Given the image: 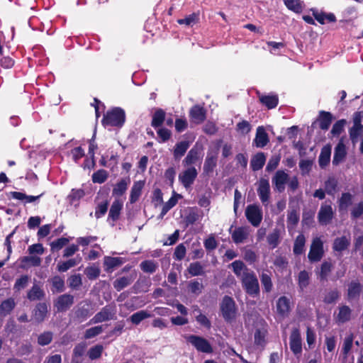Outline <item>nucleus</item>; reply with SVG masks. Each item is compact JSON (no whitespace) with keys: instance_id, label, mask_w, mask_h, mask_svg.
<instances>
[{"instance_id":"nucleus-39","label":"nucleus","mask_w":363,"mask_h":363,"mask_svg":"<svg viewBox=\"0 0 363 363\" xmlns=\"http://www.w3.org/2000/svg\"><path fill=\"white\" fill-rule=\"evenodd\" d=\"M40 264L41 259L38 256H25L21 259V267L22 268L38 267Z\"/></svg>"},{"instance_id":"nucleus-24","label":"nucleus","mask_w":363,"mask_h":363,"mask_svg":"<svg viewBox=\"0 0 363 363\" xmlns=\"http://www.w3.org/2000/svg\"><path fill=\"white\" fill-rule=\"evenodd\" d=\"M318 121L319 123V128L321 130H327L332 123L333 115L330 112L320 111L319 112Z\"/></svg>"},{"instance_id":"nucleus-2","label":"nucleus","mask_w":363,"mask_h":363,"mask_svg":"<svg viewBox=\"0 0 363 363\" xmlns=\"http://www.w3.org/2000/svg\"><path fill=\"white\" fill-rule=\"evenodd\" d=\"M125 122V112L121 107H113L104 115L101 121L102 125L121 128Z\"/></svg>"},{"instance_id":"nucleus-43","label":"nucleus","mask_w":363,"mask_h":363,"mask_svg":"<svg viewBox=\"0 0 363 363\" xmlns=\"http://www.w3.org/2000/svg\"><path fill=\"white\" fill-rule=\"evenodd\" d=\"M194 312H196L198 314L195 316V319L196 322L201 326L209 330L211 328V320L203 314L200 310V308L196 306Z\"/></svg>"},{"instance_id":"nucleus-56","label":"nucleus","mask_w":363,"mask_h":363,"mask_svg":"<svg viewBox=\"0 0 363 363\" xmlns=\"http://www.w3.org/2000/svg\"><path fill=\"white\" fill-rule=\"evenodd\" d=\"M75 318L79 321L83 322L90 315L89 306H79L74 312Z\"/></svg>"},{"instance_id":"nucleus-57","label":"nucleus","mask_w":363,"mask_h":363,"mask_svg":"<svg viewBox=\"0 0 363 363\" xmlns=\"http://www.w3.org/2000/svg\"><path fill=\"white\" fill-rule=\"evenodd\" d=\"M217 164V158L213 155H207L204 164H203V172L204 173L209 174L212 173L214 170V168L216 167Z\"/></svg>"},{"instance_id":"nucleus-51","label":"nucleus","mask_w":363,"mask_h":363,"mask_svg":"<svg viewBox=\"0 0 363 363\" xmlns=\"http://www.w3.org/2000/svg\"><path fill=\"white\" fill-rule=\"evenodd\" d=\"M232 239L235 244L242 243L247 238V233L242 227H239L234 230L231 233Z\"/></svg>"},{"instance_id":"nucleus-64","label":"nucleus","mask_w":363,"mask_h":363,"mask_svg":"<svg viewBox=\"0 0 363 363\" xmlns=\"http://www.w3.org/2000/svg\"><path fill=\"white\" fill-rule=\"evenodd\" d=\"M229 267H231L234 274L238 277H242V272H245L246 269H248L244 262L241 260H235L232 262Z\"/></svg>"},{"instance_id":"nucleus-31","label":"nucleus","mask_w":363,"mask_h":363,"mask_svg":"<svg viewBox=\"0 0 363 363\" xmlns=\"http://www.w3.org/2000/svg\"><path fill=\"white\" fill-rule=\"evenodd\" d=\"M259 99L260 103L264 105L268 109L276 108L279 104V98L276 94L262 95L259 96Z\"/></svg>"},{"instance_id":"nucleus-63","label":"nucleus","mask_w":363,"mask_h":363,"mask_svg":"<svg viewBox=\"0 0 363 363\" xmlns=\"http://www.w3.org/2000/svg\"><path fill=\"white\" fill-rule=\"evenodd\" d=\"M53 339V333L51 331H45L38 337V344L40 346L48 345Z\"/></svg>"},{"instance_id":"nucleus-10","label":"nucleus","mask_w":363,"mask_h":363,"mask_svg":"<svg viewBox=\"0 0 363 363\" xmlns=\"http://www.w3.org/2000/svg\"><path fill=\"white\" fill-rule=\"evenodd\" d=\"M74 303V296L71 294H65L57 297L54 303V306L58 312H63L68 310Z\"/></svg>"},{"instance_id":"nucleus-36","label":"nucleus","mask_w":363,"mask_h":363,"mask_svg":"<svg viewBox=\"0 0 363 363\" xmlns=\"http://www.w3.org/2000/svg\"><path fill=\"white\" fill-rule=\"evenodd\" d=\"M82 260V258L78 255L77 257L69 259L65 262H60L57 265V269L60 272H65L72 267H75Z\"/></svg>"},{"instance_id":"nucleus-54","label":"nucleus","mask_w":363,"mask_h":363,"mask_svg":"<svg viewBox=\"0 0 363 363\" xmlns=\"http://www.w3.org/2000/svg\"><path fill=\"white\" fill-rule=\"evenodd\" d=\"M151 316V314L147 311L142 310L139 311L133 314H132L130 317V320L131 323L134 325H139L143 320L146 318H148Z\"/></svg>"},{"instance_id":"nucleus-18","label":"nucleus","mask_w":363,"mask_h":363,"mask_svg":"<svg viewBox=\"0 0 363 363\" xmlns=\"http://www.w3.org/2000/svg\"><path fill=\"white\" fill-rule=\"evenodd\" d=\"M201 155V148L196 144L187 153L182 163L184 166H191L196 163L199 160Z\"/></svg>"},{"instance_id":"nucleus-29","label":"nucleus","mask_w":363,"mask_h":363,"mask_svg":"<svg viewBox=\"0 0 363 363\" xmlns=\"http://www.w3.org/2000/svg\"><path fill=\"white\" fill-rule=\"evenodd\" d=\"M266 162V157L264 152H258L255 154L251 159L250 167L252 171H258L261 169Z\"/></svg>"},{"instance_id":"nucleus-60","label":"nucleus","mask_w":363,"mask_h":363,"mask_svg":"<svg viewBox=\"0 0 363 363\" xmlns=\"http://www.w3.org/2000/svg\"><path fill=\"white\" fill-rule=\"evenodd\" d=\"M324 186L325 192L333 196L337 187V181L335 177H330L325 181Z\"/></svg>"},{"instance_id":"nucleus-28","label":"nucleus","mask_w":363,"mask_h":363,"mask_svg":"<svg viewBox=\"0 0 363 363\" xmlns=\"http://www.w3.org/2000/svg\"><path fill=\"white\" fill-rule=\"evenodd\" d=\"M125 261V258L121 257H105L104 261V264L106 267L105 270L106 272H109L111 269L122 265Z\"/></svg>"},{"instance_id":"nucleus-30","label":"nucleus","mask_w":363,"mask_h":363,"mask_svg":"<svg viewBox=\"0 0 363 363\" xmlns=\"http://www.w3.org/2000/svg\"><path fill=\"white\" fill-rule=\"evenodd\" d=\"M333 266L330 262L324 261L320 265V271L317 273L320 281H328V277L333 270Z\"/></svg>"},{"instance_id":"nucleus-20","label":"nucleus","mask_w":363,"mask_h":363,"mask_svg":"<svg viewBox=\"0 0 363 363\" xmlns=\"http://www.w3.org/2000/svg\"><path fill=\"white\" fill-rule=\"evenodd\" d=\"M269 142V136L263 126L257 128L254 143L257 147H264Z\"/></svg>"},{"instance_id":"nucleus-22","label":"nucleus","mask_w":363,"mask_h":363,"mask_svg":"<svg viewBox=\"0 0 363 363\" xmlns=\"http://www.w3.org/2000/svg\"><path fill=\"white\" fill-rule=\"evenodd\" d=\"M346 155L345 145L342 141H340L335 147L333 164L335 166L338 165L345 160Z\"/></svg>"},{"instance_id":"nucleus-8","label":"nucleus","mask_w":363,"mask_h":363,"mask_svg":"<svg viewBox=\"0 0 363 363\" xmlns=\"http://www.w3.org/2000/svg\"><path fill=\"white\" fill-rule=\"evenodd\" d=\"M197 175L196 169L194 167H190L179 174V180L184 187L188 189L194 184Z\"/></svg>"},{"instance_id":"nucleus-16","label":"nucleus","mask_w":363,"mask_h":363,"mask_svg":"<svg viewBox=\"0 0 363 363\" xmlns=\"http://www.w3.org/2000/svg\"><path fill=\"white\" fill-rule=\"evenodd\" d=\"M44 192L38 196H28L24 193L19 191H11L8 194L9 198H12L19 201H23L24 205L28 203H33L38 201L40 197L44 195Z\"/></svg>"},{"instance_id":"nucleus-11","label":"nucleus","mask_w":363,"mask_h":363,"mask_svg":"<svg viewBox=\"0 0 363 363\" xmlns=\"http://www.w3.org/2000/svg\"><path fill=\"white\" fill-rule=\"evenodd\" d=\"M290 349L294 355L297 356L302 352L301 336L298 328H294L290 335Z\"/></svg>"},{"instance_id":"nucleus-27","label":"nucleus","mask_w":363,"mask_h":363,"mask_svg":"<svg viewBox=\"0 0 363 363\" xmlns=\"http://www.w3.org/2000/svg\"><path fill=\"white\" fill-rule=\"evenodd\" d=\"M189 142L183 140L177 143L173 151V156L175 160H179L186 153L189 147Z\"/></svg>"},{"instance_id":"nucleus-7","label":"nucleus","mask_w":363,"mask_h":363,"mask_svg":"<svg viewBox=\"0 0 363 363\" xmlns=\"http://www.w3.org/2000/svg\"><path fill=\"white\" fill-rule=\"evenodd\" d=\"M247 220L255 227H257L262 220V212L257 205H249L245 210Z\"/></svg>"},{"instance_id":"nucleus-33","label":"nucleus","mask_w":363,"mask_h":363,"mask_svg":"<svg viewBox=\"0 0 363 363\" xmlns=\"http://www.w3.org/2000/svg\"><path fill=\"white\" fill-rule=\"evenodd\" d=\"M16 306L15 301L13 298H9L3 301L0 304V315L5 317L11 313Z\"/></svg>"},{"instance_id":"nucleus-3","label":"nucleus","mask_w":363,"mask_h":363,"mask_svg":"<svg viewBox=\"0 0 363 363\" xmlns=\"http://www.w3.org/2000/svg\"><path fill=\"white\" fill-rule=\"evenodd\" d=\"M220 311L221 316L226 323H231L234 322L238 314V308L234 299L228 295L224 296L220 303Z\"/></svg>"},{"instance_id":"nucleus-32","label":"nucleus","mask_w":363,"mask_h":363,"mask_svg":"<svg viewBox=\"0 0 363 363\" xmlns=\"http://www.w3.org/2000/svg\"><path fill=\"white\" fill-rule=\"evenodd\" d=\"M45 297V292L38 284H34L27 293V298L30 301L41 300Z\"/></svg>"},{"instance_id":"nucleus-37","label":"nucleus","mask_w":363,"mask_h":363,"mask_svg":"<svg viewBox=\"0 0 363 363\" xmlns=\"http://www.w3.org/2000/svg\"><path fill=\"white\" fill-rule=\"evenodd\" d=\"M86 345L84 342H81L75 345L73 350L72 363H82L80 359L85 353Z\"/></svg>"},{"instance_id":"nucleus-42","label":"nucleus","mask_w":363,"mask_h":363,"mask_svg":"<svg viewBox=\"0 0 363 363\" xmlns=\"http://www.w3.org/2000/svg\"><path fill=\"white\" fill-rule=\"evenodd\" d=\"M352 195L349 192L342 193L338 200L339 211H345L352 203Z\"/></svg>"},{"instance_id":"nucleus-53","label":"nucleus","mask_w":363,"mask_h":363,"mask_svg":"<svg viewBox=\"0 0 363 363\" xmlns=\"http://www.w3.org/2000/svg\"><path fill=\"white\" fill-rule=\"evenodd\" d=\"M352 310L347 306H342L339 308V313L337 314V320L340 323H345L351 318Z\"/></svg>"},{"instance_id":"nucleus-49","label":"nucleus","mask_w":363,"mask_h":363,"mask_svg":"<svg viewBox=\"0 0 363 363\" xmlns=\"http://www.w3.org/2000/svg\"><path fill=\"white\" fill-rule=\"evenodd\" d=\"M267 335V331L264 329H257L255 332L254 338H255V344L257 346H260L262 347H264L267 341L266 337Z\"/></svg>"},{"instance_id":"nucleus-44","label":"nucleus","mask_w":363,"mask_h":363,"mask_svg":"<svg viewBox=\"0 0 363 363\" xmlns=\"http://www.w3.org/2000/svg\"><path fill=\"white\" fill-rule=\"evenodd\" d=\"M182 196L181 194H177L174 191L172 197L164 204L161 215H165L171 208L175 206L178 202V199H181Z\"/></svg>"},{"instance_id":"nucleus-26","label":"nucleus","mask_w":363,"mask_h":363,"mask_svg":"<svg viewBox=\"0 0 363 363\" xmlns=\"http://www.w3.org/2000/svg\"><path fill=\"white\" fill-rule=\"evenodd\" d=\"M135 277L132 275L124 276L119 278H117L113 282V288L117 291H121L125 287L130 285L134 281Z\"/></svg>"},{"instance_id":"nucleus-14","label":"nucleus","mask_w":363,"mask_h":363,"mask_svg":"<svg viewBox=\"0 0 363 363\" xmlns=\"http://www.w3.org/2000/svg\"><path fill=\"white\" fill-rule=\"evenodd\" d=\"M257 194L260 201L264 205H267L270 195V185L267 179H261L259 182Z\"/></svg>"},{"instance_id":"nucleus-50","label":"nucleus","mask_w":363,"mask_h":363,"mask_svg":"<svg viewBox=\"0 0 363 363\" xmlns=\"http://www.w3.org/2000/svg\"><path fill=\"white\" fill-rule=\"evenodd\" d=\"M260 281L262 286L263 291L269 293L273 289L271 275L268 272H262L260 275Z\"/></svg>"},{"instance_id":"nucleus-35","label":"nucleus","mask_w":363,"mask_h":363,"mask_svg":"<svg viewBox=\"0 0 363 363\" xmlns=\"http://www.w3.org/2000/svg\"><path fill=\"white\" fill-rule=\"evenodd\" d=\"M122 208L123 203L118 200H115L111 206L108 213V219H111L113 222L118 220Z\"/></svg>"},{"instance_id":"nucleus-52","label":"nucleus","mask_w":363,"mask_h":363,"mask_svg":"<svg viewBox=\"0 0 363 363\" xmlns=\"http://www.w3.org/2000/svg\"><path fill=\"white\" fill-rule=\"evenodd\" d=\"M187 271L192 277L205 274L203 267L199 262L191 263L187 268Z\"/></svg>"},{"instance_id":"nucleus-21","label":"nucleus","mask_w":363,"mask_h":363,"mask_svg":"<svg viewBox=\"0 0 363 363\" xmlns=\"http://www.w3.org/2000/svg\"><path fill=\"white\" fill-rule=\"evenodd\" d=\"M145 186V181L140 180L136 181L133 183V185L130 190L129 201L130 203H135L138 201L140 196L142 194L143 189Z\"/></svg>"},{"instance_id":"nucleus-38","label":"nucleus","mask_w":363,"mask_h":363,"mask_svg":"<svg viewBox=\"0 0 363 363\" xmlns=\"http://www.w3.org/2000/svg\"><path fill=\"white\" fill-rule=\"evenodd\" d=\"M331 148L330 146H324L320 152L318 158L319 166L321 168L325 167L330 161Z\"/></svg>"},{"instance_id":"nucleus-62","label":"nucleus","mask_w":363,"mask_h":363,"mask_svg":"<svg viewBox=\"0 0 363 363\" xmlns=\"http://www.w3.org/2000/svg\"><path fill=\"white\" fill-rule=\"evenodd\" d=\"M68 286L72 289L77 290L82 284V276L80 274L71 275L68 279Z\"/></svg>"},{"instance_id":"nucleus-46","label":"nucleus","mask_w":363,"mask_h":363,"mask_svg":"<svg viewBox=\"0 0 363 363\" xmlns=\"http://www.w3.org/2000/svg\"><path fill=\"white\" fill-rule=\"evenodd\" d=\"M267 240L272 249L276 248L280 242V230L277 228H274L273 231L267 235Z\"/></svg>"},{"instance_id":"nucleus-55","label":"nucleus","mask_w":363,"mask_h":363,"mask_svg":"<svg viewBox=\"0 0 363 363\" xmlns=\"http://www.w3.org/2000/svg\"><path fill=\"white\" fill-rule=\"evenodd\" d=\"M108 178V172L104 169L97 170L91 176V180L94 184H103Z\"/></svg>"},{"instance_id":"nucleus-4","label":"nucleus","mask_w":363,"mask_h":363,"mask_svg":"<svg viewBox=\"0 0 363 363\" xmlns=\"http://www.w3.org/2000/svg\"><path fill=\"white\" fill-rule=\"evenodd\" d=\"M185 339L188 343L193 345L199 352L208 354L213 352V347L211 343L203 337L196 335H189L185 336Z\"/></svg>"},{"instance_id":"nucleus-59","label":"nucleus","mask_w":363,"mask_h":363,"mask_svg":"<svg viewBox=\"0 0 363 363\" xmlns=\"http://www.w3.org/2000/svg\"><path fill=\"white\" fill-rule=\"evenodd\" d=\"M199 21V13H192L191 14L186 16L185 18L179 19L177 23L180 25H186L189 26H193Z\"/></svg>"},{"instance_id":"nucleus-40","label":"nucleus","mask_w":363,"mask_h":363,"mask_svg":"<svg viewBox=\"0 0 363 363\" xmlns=\"http://www.w3.org/2000/svg\"><path fill=\"white\" fill-rule=\"evenodd\" d=\"M354 340V335L350 333L347 337H345L343 342V346L342 348V352L343 355V363H346L348 354L351 350L353 345Z\"/></svg>"},{"instance_id":"nucleus-34","label":"nucleus","mask_w":363,"mask_h":363,"mask_svg":"<svg viewBox=\"0 0 363 363\" xmlns=\"http://www.w3.org/2000/svg\"><path fill=\"white\" fill-rule=\"evenodd\" d=\"M50 282L51 284V291L53 294L64 291L65 281L61 277L55 275L50 279Z\"/></svg>"},{"instance_id":"nucleus-25","label":"nucleus","mask_w":363,"mask_h":363,"mask_svg":"<svg viewBox=\"0 0 363 363\" xmlns=\"http://www.w3.org/2000/svg\"><path fill=\"white\" fill-rule=\"evenodd\" d=\"M277 311L282 316L288 315L290 311V301L286 296H282L278 298L277 301Z\"/></svg>"},{"instance_id":"nucleus-23","label":"nucleus","mask_w":363,"mask_h":363,"mask_svg":"<svg viewBox=\"0 0 363 363\" xmlns=\"http://www.w3.org/2000/svg\"><path fill=\"white\" fill-rule=\"evenodd\" d=\"M48 313V306L45 303H38L33 311V318L37 323L43 322Z\"/></svg>"},{"instance_id":"nucleus-45","label":"nucleus","mask_w":363,"mask_h":363,"mask_svg":"<svg viewBox=\"0 0 363 363\" xmlns=\"http://www.w3.org/2000/svg\"><path fill=\"white\" fill-rule=\"evenodd\" d=\"M141 270L145 273L153 274L158 268V264L153 259H147L140 264Z\"/></svg>"},{"instance_id":"nucleus-13","label":"nucleus","mask_w":363,"mask_h":363,"mask_svg":"<svg viewBox=\"0 0 363 363\" xmlns=\"http://www.w3.org/2000/svg\"><path fill=\"white\" fill-rule=\"evenodd\" d=\"M333 211L330 205H322L318 213V222L322 225H328L333 218Z\"/></svg>"},{"instance_id":"nucleus-1","label":"nucleus","mask_w":363,"mask_h":363,"mask_svg":"<svg viewBox=\"0 0 363 363\" xmlns=\"http://www.w3.org/2000/svg\"><path fill=\"white\" fill-rule=\"evenodd\" d=\"M240 281L242 289L247 294L252 298H256L259 296L260 289L259 281L252 270L246 269V270L242 272Z\"/></svg>"},{"instance_id":"nucleus-5","label":"nucleus","mask_w":363,"mask_h":363,"mask_svg":"<svg viewBox=\"0 0 363 363\" xmlns=\"http://www.w3.org/2000/svg\"><path fill=\"white\" fill-rule=\"evenodd\" d=\"M116 318L114 306H106L91 319L90 323H99Z\"/></svg>"},{"instance_id":"nucleus-17","label":"nucleus","mask_w":363,"mask_h":363,"mask_svg":"<svg viewBox=\"0 0 363 363\" xmlns=\"http://www.w3.org/2000/svg\"><path fill=\"white\" fill-rule=\"evenodd\" d=\"M130 183V178L127 177L122 178L114 185L112 190L113 196L120 197L122 196L127 191L128 185Z\"/></svg>"},{"instance_id":"nucleus-47","label":"nucleus","mask_w":363,"mask_h":363,"mask_svg":"<svg viewBox=\"0 0 363 363\" xmlns=\"http://www.w3.org/2000/svg\"><path fill=\"white\" fill-rule=\"evenodd\" d=\"M306 242L305 236L303 234H299L294 243L293 252L296 255H300L304 252V246Z\"/></svg>"},{"instance_id":"nucleus-41","label":"nucleus","mask_w":363,"mask_h":363,"mask_svg":"<svg viewBox=\"0 0 363 363\" xmlns=\"http://www.w3.org/2000/svg\"><path fill=\"white\" fill-rule=\"evenodd\" d=\"M165 120V112L162 108H158L155 111L152 116L151 125L155 128H159L162 126Z\"/></svg>"},{"instance_id":"nucleus-9","label":"nucleus","mask_w":363,"mask_h":363,"mask_svg":"<svg viewBox=\"0 0 363 363\" xmlns=\"http://www.w3.org/2000/svg\"><path fill=\"white\" fill-rule=\"evenodd\" d=\"M289 176L284 170H278L272 177V182L276 190L281 193L285 189V184L289 182Z\"/></svg>"},{"instance_id":"nucleus-15","label":"nucleus","mask_w":363,"mask_h":363,"mask_svg":"<svg viewBox=\"0 0 363 363\" xmlns=\"http://www.w3.org/2000/svg\"><path fill=\"white\" fill-rule=\"evenodd\" d=\"M351 238L349 235H342L341 237H337L335 238L333 242V252H337L339 253H342L343 251L347 250L348 247L350 246Z\"/></svg>"},{"instance_id":"nucleus-61","label":"nucleus","mask_w":363,"mask_h":363,"mask_svg":"<svg viewBox=\"0 0 363 363\" xmlns=\"http://www.w3.org/2000/svg\"><path fill=\"white\" fill-rule=\"evenodd\" d=\"M284 4L289 10L296 13L302 12L303 6L300 0H284Z\"/></svg>"},{"instance_id":"nucleus-6","label":"nucleus","mask_w":363,"mask_h":363,"mask_svg":"<svg viewBox=\"0 0 363 363\" xmlns=\"http://www.w3.org/2000/svg\"><path fill=\"white\" fill-rule=\"evenodd\" d=\"M324 255L323 243L318 238H315L311 245L308 258L311 262L320 261Z\"/></svg>"},{"instance_id":"nucleus-19","label":"nucleus","mask_w":363,"mask_h":363,"mask_svg":"<svg viewBox=\"0 0 363 363\" xmlns=\"http://www.w3.org/2000/svg\"><path fill=\"white\" fill-rule=\"evenodd\" d=\"M362 286L359 282V281H352L349 285L347 289V300L352 301L354 299H358L360 294L362 292Z\"/></svg>"},{"instance_id":"nucleus-12","label":"nucleus","mask_w":363,"mask_h":363,"mask_svg":"<svg viewBox=\"0 0 363 363\" xmlns=\"http://www.w3.org/2000/svg\"><path fill=\"white\" fill-rule=\"evenodd\" d=\"M189 117L196 124H201L206 119V110L201 106H193L189 111Z\"/></svg>"},{"instance_id":"nucleus-58","label":"nucleus","mask_w":363,"mask_h":363,"mask_svg":"<svg viewBox=\"0 0 363 363\" xmlns=\"http://www.w3.org/2000/svg\"><path fill=\"white\" fill-rule=\"evenodd\" d=\"M201 216L199 213L197 208H194L189 210V212L184 218V223L186 226L194 225L196 221L199 220Z\"/></svg>"},{"instance_id":"nucleus-48","label":"nucleus","mask_w":363,"mask_h":363,"mask_svg":"<svg viewBox=\"0 0 363 363\" xmlns=\"http://www.w3.org/2000/svg\"><path fill=\"white\" fill-rule=\"evenodd\" d=\"M310 277L309 274L306 270H302L298 275V285L299 291L303 292L304 289L309 285Z\"/></svg>"}]
</instances>
